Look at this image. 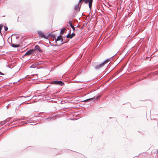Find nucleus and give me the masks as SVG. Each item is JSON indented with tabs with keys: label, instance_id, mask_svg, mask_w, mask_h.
Returning a JSON list of instances; mask_svg holds the SVG:
<instances>
[{
	"label": "nucleus",
	"instance_id": "1",
	"mask_svg": "<svg viewBox=\"0 0 158 158\" xmlns=\"http://www.w3.org/2000/svg\"><path fill=\"white\" fill-rule=\"evenodd\" d=\"M55 41H56V43L57 44V41L60 40L61 43L59 44V46L63 44H64L65 43H66L67 41L63 42V39L62 38V36L60 35H59L57 38L55 39Z\"/></svg>",
	"mask_w": 158,
	"mask_h": 158
},
{
	"label": "nucleus",
	"instance_id": "2",
	"mask_svg": "<svg viewBox=\"0 0 158 158\" xmlns=\"http://www.w3.org/2000/svg\"><path fill=\"white\" fill-rule=\"evenodd\" d=\"M82 1H84L85 3H87L89 2V6L90 10L92 6L93 0H80L79 3H81Z\"/></svg>",
	"mask_w": 158,
	"mask_h": 158
},
{
	"label": "nucleus",
	"instance_id": "3",
	"mask_svg": "<svg viewBox=\"0 0 158 158\" xmlns=\"http://www.w3.org/2000/svg\"><path fill=\"white\" fill-rule=\"evenodd\" d=\"M52 84H54L57 85H59L62 86L64 85V83L61 81H52Z\"/></svg>",
	"mask_w": 158,
	"mask_h": 158
},
{
	"label": "nucleus",
	"instance_id": "4",
	"mask_svg": "<svg viewBox=\"0 0 158 158\" xmlns=\"http://www.w3.org/2000/svg\"><path fill=\"white\" fill-rule=\"evenodd\" d=\"M40 37L43 38L45 39H47L48 38V36L45 35L41 31H38L37 32Z\"/></svg>",
	"mask_w": 158,
	"mask_h": 158
},
{
	"label": "nucleus",
	"instance_id": "5",
	"mask_svg": "<svg viewBox=\"0 0 158 158\" xmlns=\"http://www.w3.org/2000/svg\"><path fill=\"white\" fill-rule=\"evenodd\" d=\"M100 98L99 96H97L96 97H94L93 98L87 99L86 100H84L83 101V102H87L89 101H90L92 100H96Z\"/></svg>",
	"mask_w": 158,
	"mask_h": 158
},
{
	"label": "nucleus",
	"instance_id": "6",
	"mask_svg": "<svg viewBox=\"0 0 158 158\" xmlns=\"http://www.w3.org/2000/svg\"><path fill=\"white\" fill-rule=\"evenodd\" d=\"M36 124H37V123L36 121L34 122L33 120H29L24 124H29L31 125H34Z\"/></svg>",
	"mask_w": 158,
	"mask_h": 158
},
{
	"label": "nucleus",
	"instance_id": "7",
	"mask_svg": "<svg viewBox=\"0 0 158 158\" xmlns=\"http://www.w3.org/2000/svg\"><path fill=\"white\" fill-rule=\"evenodd\" d=\"M35 52L33 49H31L28 51L24 55V56L26 55H30L33 54Z\"/></svg>",
	"mask_w": 158,
	"mask_h": 158
},
{
	"label": "nucleus",
	"instance_id": "8",
	"mask_svg": "<svg viewBox=\"0 0 158 158\" xmlns=\"http://www.w3.org/2000/svg\"><path fill=\"white\" fill-rule=\"evenodd\" d=\"M34 49L35 50H37L41 53L43 52V50L40 49V47L38 45H36L35 46Z\"/></svg>",
	"mask_w": 158,
	"mask_h": 158
},
{
	"label": "nucleus",
	"instance_id": "9",
	"mask_svg": "<svg viewBox=\"0 0 158 158\" xmlns=\"http://www.w3.org/2000/svg\"><path fill=\"white\" fill-rule=\"evenodd\" d=\"M75 34L73 32L72 34H71L70 33V32L66 35V37L67 38L72 39L73 37L75 36Z\"/></svg>",
	"mask_w": 158,
	"mask_h": 158
},
{
	"label": "nucleus",
	"instance_id": "10",
	"mask_svg": "<svg viewBox=\"0 0 158 158\" xmlns=\"http://www.w3.org/2000/svg\"><path fill=\"white\" fill-rule=\"evenodd\" d=\"M56 118L55 116H53L51 117H49L48 118H45V120L48 121H52L56 119Z\"/></svg>",
	"mask_w": 158,
	"mask_h": 158
},
{
	"label": "nucleus",
	"instance_id": "11",
	"mask_svg": "<svg viewBox=\"0 0 158 158\" xmlns=\"http://www.w3.org/2000/svg\"><path fill=\"white\" fill-rule=\"evenodd\" d=\"M56 118L55 116H53L51 117H49L48 118H45V120L48 121H52L56 119Z\"/></svg>",
	"mask_w": 158,
	"mask_h": 158
},
{
	"label": "nucleus",
	"instance_id": "12",
	"mask_svg": "<svg viewBox=\"0 0 158 158\" xmlns=\"http://www.w3.org/2000/svg\"><path fill=\"white\" fill-rule=\"evenodd\" d=\"M104 65L102 63H101L100 64H98L95 66V69H98L102 68Z\"/></svg>",
	"mask_w": 158,
	"mask_h": 158
},
{
	"label": "nucleus",
	"instance_id": "13",
	"mask_svg": "<svg viewBox=\"0 0 158 158\" xmlns=\"http://www.w3.org/2000/svg\"><path fill=\"white\" fill-rule=\"evenodd\" d=\"M69 24L71 27L72 28L74 31L75 30V28L73 25L72 24V22L71 21H69L68 22Z\"/></svg>",
	"mask_w": 158,
	"mask_h": 158
},
{
	"label": "nucleus",
	"instance_id": "14",
	"mask_svg": "<svg viewBox=\"0 0 158 158\" xmlns=\"http://www.w3.org/2000/svg\"><path fill=\"white\" fill-rule=\"evenodd\" d=\"M12 118H9L5 120V121H6V122H5L6 123H7L8 124L10 123L11 119H12Z\"/></svg>",
	"mask_w": 158,
	"mask_h": 158
},
{
	"label": "nucleus",
	"instance_id": "15",
	"mask_svg": "<svg viewBox=\"0 0 158 158\" xmlns=\"http://www.w3.org/2000/svg\"><path fill=\"white\" fill-rule=\"evenodd\" d=\"M66 29L65 27H63L62 28L60 32V35H63L64 33V31H65Z\"/></svg>",
	"mask_w": 158,
	"mask_h": 158
},
{
	"label": "nucleus",
	"instance_id": "16",
	"mask_svg": "<svg viewBox=\"0 0 158 158\" xmlns=\"http://www.w3.org/2000/svg\"><path fill=\"white\" fill-rule=\"evenodd\" d=\"M10 46L13 48H18L19 47V44H11Z\"/></svg>",
	"mask_w": 158,
	"mask_h": 158
},
{
	"label": "nucleus",
	"instance_id": "17",
	"mask_svg": "<svg viewBox=\"0 0 158 158\" xmlns=\"http://www.w3.org/2000/svg\"><path fill=\"white\" fill-rule=\"evenodd\" d=\"M6 121H5L4 120V121H2L0 122V126H2V125H4V124H6L5 123Z\"/></svg>",
	"mask_w": 158,
	"mask_h": 158
},
{
	"label": "nucleus",
	"instance_id": "18",
	"mask_svg": "<svg viewBox=\"0 0 158 158\" xmlns=\"http://www.w3.org/2000/svg\"><path fill=\"white\" fill-rule=\"evenodd\" d=\"M37 65L35 64H32L30 67V68H35L36 67Z\"/></svg>",
	"mask_w": 158,
	"mask_h": 158
},
{
	"label": "nucleus",
	"instance_id": "19",
	"mask_svg": "<svg viewBox=\"0 0 158 158\" xmlns=\"http://www.w3.org/2000/svg\"><path fill=\"white\" fill-rule=\"evenodd\" d=\"M47 36L48 37H52L54 38L55 37V35L54 34H49Z\"/></svg>",
	"mask_w": 158,
	"mask_h": 158
},
{
	"label": "nucleus",
	"instance_id": "20",
	"mask_svg": "<svg viewBox=\"0 0 158 158\" xmlns=\"http://www.w3.org/2000/svg\"><path fill=\"white\" fill-rule=\"evenodd\" d=\"M30 96H19V97H18V98H27L29 97Z\"/></svg>",
	"mask_w": 158,
	"mask_h": 158
},
{
	"label": "nucleus",
	"instance_id": "21",
	"mask_svg": "<svg viewBox=\"0 0 158 158\" xmlns=\"http://www.w3.org/2000/svg\"><path fill=\"white\" fill-rule=\"evenodd\" d=\"M116 55V54H115L112 57H111L110 58H108V59H106V60H107V61H108V62H109V61H110L111 59L115 55Z\"/></svg>",
	"mask_w": 158,
	"mask_h": 158
},
{
	"label": "nucleus",
	"instance_id": "22",
	"mask_svg": "<svg viewBox=\"0 0 158 158\" xmlns=\"http://www.w3.org/2000/svg\"><path fill=\"white\" fill-rule=\"evenodd\" d=\"M23 103H21L19 106H18L16 107V110H18L19 109V107L20 106V105H22V104H23Z\"/></svg>",
	"mask_w": 158,
	"mask_h": 158
},
{
	"label": "nucleus",
	"instance_id": "23",
	"mask_svg": "<svg viewBox=\"0 0 158 158\" xmlns=\"http://www.w3.org/2000/svg\"><path fill=\"white\" fill-rule=\"evenodd\" d=\"M49 44H50V45L52 46H56L57 45V44H56V45L54 44H53L51 43L49 41Z\"/></svg>",
	"mask_w": 158,
	"mask_h": 158
},
{
	"label": "nucleus",
	"instance_id": "24",
	"mask_svg": "<svg viewBox=\"0 0 158 158\" xmlns=\"http://www.w3.org/2000/svg\"><path fill=\"white\" fill-rule=\"evenodd\" d=\"M108 62V61H107V60H106L105 61H103L102 62V63L104 65V64L106 63H107Z\"/></svg>",
	"mask_w": 158,
	"mask_h": 158
},
{
	"label": "nucleus",
	"instance_id": "25",
	"mask_svg": "<svg viewBox=\"0 0 158 158\" xmlns=\"http://www.w3.org/2000/svg\"><path fill=\"white\" fill-rule=\"evenodd\" d=\"M3 26V25H2V24L0 25V33H1V30L2 29Z\"/></svg>",
	"mask_w": 158,
	"mask_h": 158
},
{
	"label": "nucleus",
	"instance_id": "26",
	"mask_svg": "<svg viewBox=\"0 0 158 158\" xmlns=\"http://www.w3.org/2000/svg\"><path fill=\"white\" fill-rule=\"evenodd\" d=\"M78 4H79L75 6L74 8V9L75 10H76L77 8V7H78Z\"/></svg>",
	"mask_w": 158,
	"mask_h": 158
},
{
	"label": "nucleus",
	"instance_id": "27",
	"mask_svg": "<svg viewBox=\"0 0 158 158\" xmlns=\"http://www.w3.org/2000/svg\"><path fill=\"white\" fill-rule=\"evenodd\" d=\"M14 120L13 118H12V119H11L10 123H14Z\"/></svg>",
	"mask_w": 158,
	"mask_h": 158
},
{
	"label": "nucleus",
	"instance_id": "28",
	"mask_svg": "<svg viewBox=\"0 0 158 158\" xmlns=\"http://www.w3.org/2000/svg\"><path fill=\"white\" fill-rule=\"evenodd\" d=\"M4 28H5V31H7L8 30V27L7 26H4Z\"/></svg>",
	"mask_w": 158,
	"mask_h": 158
},
{
	"label": "nucleus",
	"instance_id": "29",
	"mask_svg": "<svg viewBox=\"0 0 158 158\" xmlns=\"http://www.w3.org/2000/svg\"><path fill=\"white\" fill-rule=\"evenodd\" d=\"M13 119L14 120V122H15V121H17L18 120V118H13Z\"/></svg>",
	"mask_w": 158,
	"mask_h": 158
},
{
	"label": "nucleus",
	"instance_id": "30",
	"mask_svg": "<svg viewBox=\"0 0 158 158\" xmlns=\"http://www.w3.org/2000/svg\"><path fill=\"white\" fill-rule=\"evenodd\" d=\"M0 75H4V74L0 71Z\"/></svg>",
	"mask_w": 158,
	"mask_h": 158
},
{
	"label": "nucleus",
	"instance_id": "31",
	"mask_svg": "<svg viewBox=\"0 0 158 158\" xmlns=\"http://www.w3.org/2000/svg\"><path fill=\"white\" fill-rule=\"evenodd\" d=\"M10 105V104H8L7 106H6V107H7V109H8V106H9Z\"/></svg>",
	"mask_w": 158,
	"mask_h": 158
},
{
	"label": "nucleus",
	"instance_id": "32",
	"mask_svg": "<svg viewBox=\"0 0 158 158\" xmlns=\"http://www.w3.org/2000/svg\"><path fill=\"white\" fill-rule=\"evenodd\" d=\"M16 39H18L19 38V37L16 36Z\"/></svg>",
	"mask_w": 158,
	"mask_h": 158
},
{
	"label": "nucleus",
	"instance_id": "33",
	"mask_svg": "<svg viewBox=\"0 0 158 158\" xmlns=\"http://www.w3.org/2000/svg\"><path fill=\"white\" fill-rule=\"evenodd\" d=\"M156 152H157V153L158 154V149L157 150Z\"/></svg>",
	"mask_w": 158,
	"mask_h": 158
},
{
	"label": "nucleus",
	"instance_id": "34",
	"mask_svg": "<svg viewBox=\"0 0 158 158\" xmlns=\"http://www.w3.org/2000/svg\"><path fill=\"white\" fill-rule=\"evenodd\" d=\"M32 98H31L29 100H28V101H29V100H31V99Z\"/></svg>",
	"mask_w": 158,
	"mask_h": 158
},
{
	"label": "nucleus",
	"instance_id": "35",
	"mask_svg": "<svg viewBox=\"0 0 158 158\" xmlns=\"http://www.w3.org/2000/svg\"><path fill=\"white\" fill-rule=\"evenodd\" d=\"M149 58V57H147L146 58V59H147V58Z\"/></svg>",
	"mask_w": 158,
	"mask_h": 158
},
{
	"label": "nucleus",
	"instance_id": "36",
	"mask_svg": "<svg viewBox=\"0 0 158 158\" xmlns=\"http://www.w3.org/2000/svg\"><path fill=\"white\" fill-rule=\"evenodd\" d=\"M77 76V75H75V77H76V76Z\"/></svg>",
	"mask_w": 158,
	"mask_h": 158
}]
</instances>
